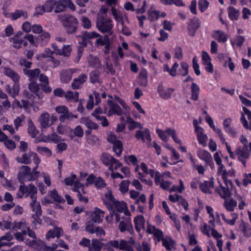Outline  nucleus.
Segmentation results:
<instances>
[{
  "label": "nucleus",
  "instance_id": "bb28decb",
  "mask_svg": "<svg viewBox=\"0 0 251 251\" xmlns=\"http://www.w3.org/2000/svg\"><path fill=\"white\" fill-rule=\"evenodd\" d=\"M145 218L142 215L137 216L134 218L135 227L137 232H140L142 228H145Z\"/></svg>",
  "mask_w": 251,
  "mask_h": 251
},
{
  "label": "nucleus",
  "instance_id": "864d4df0",
  "mask_svg": "<svg viewBox=\"0 0 251 251\" xmlns=\"http://www.w3.org/2000/svg\"><path fill=\"white\" fill-rule=\"evenodd\" d=\"M9 41L13 44V47L16 49H20L22 47V45L24 42L23 39L16 38V37H12L9 38Z\"/></svg>",
  "mask_w": 251,
  "mask_h": 251
},
{
  "label": "nucleus",
  "instance_id": "7c9ffc66",
  "mask_svg": "<svg viewBox=\"0 0 251 251\" xmlns=\"http://www.w3.org/2000/svg\"><path fill=\"white\" fill-rule=\"evenodd\" d=\"M13 239V235L11 232H7L4 235L0 237V248L9 245L8 242Z\"/></svg>",
  "mask_w": 251,
  "mask_h": 251
},
{
  "label": "nucleus",
  "instance_id": "5fc2aeb1",
  "mask_svg": "<svg viewBox=\"0 0 251 251\" xmlns=\"http://www.w3.org/2000/svg\"><path fill=\"white\" fill-rule=\"evenodd\" d=\"M77 116L74 115L71 112H69V110L64 114L61 115L59 117V120L61 122H64L66 120H72L73 118H77Z\"/></svg>",
  "mask_w": 251,
  "mask_h": 251
},
{
  "label": "nucleus",
  "instance_id": "4468645a",
  "mask_svg": "<svg viewBox=\"0 0 251 251\" xmlns=\"http://www.w3.org/2000/svg\"><path fill=\"white\" fill-rule=\"evenodd\" d=\"M104 197L105 198L103 199V203L110 211L113 210V204L116 200L112 195V192L109 191L104 195Z\"/></svg>",
  "mask_w": 251,
  "mask_h": 251
},
{
  "label": "nucleus",
  "instance_id": "cd10ccee",
  "mask_svg": "<svg viewBox=\"0 0 251 251\" xmlns=\"http://www.w3.org/2000/svg\"><path fill=\"white\" fill-rule=\"evenodd\" d=\"M32 151H29L27 153H24L21 157L17 156L16 158L17 161L20 163L25 164H29L31 162Z\"/></svg>",
  "mask_w": 251,
  "mask_h": 251
},
{
  "label": "nucleus",
  "instance_id": "79ce46f5",
  "mask_svg": "<svg viewBox=\"0 0 251 251\" xmlns=\"http://www.w3.org/2000/svg\"><path fill=\"white\" fill-rule=\"evenodd\" d=\"M228 12V16L230 20L234 21L237 20L239 16V11L237 10L232 6L228 7L227 9Z\"/></svg>",
  "mask_w": 251,
  "mask_h": 251
},
{
  "label": "nucleus",
  "instance_id": "2eb2a0df",
  "mask_svg": "<svg viewBox=\"0 0 251 251\" xmlns=\"http://www.w3.org/2000/svg\"><path fill=\"white\" fill-rule=\"evenodd\" d=\"M28 228H29V225L25 221L22 220L20 222L12 223L11 229L14 231L20 230L24 234Z\"/></svg>",
  "mask_w": 251,
  "mask_h": 251
},
{
  "label": "nucleus",
  "instance_id": "a19ab883",
  "mask_svg": "<svg viewBox=\"0 0 251 251\" xmlns=\"http://www.w3.org/2000/svg\"><path fill=\"white\" fill-rule=\"evenodd\" d=\"M40 84H38L36 81L30 82L28 85V88L30 91L36 94V95L39 97V99H41L42 98L43 96L38 94V92L40 90Z\"/></svg>",
  "mask_w": 251,
  "mask_h": 251
},
{
  "label": "nucleus",
  "instance_id": "6e6d98bb",
  "mask_svg": "<svg viewBox=\"0 0 251 251\" xmlns=\"http://www.w3.org/2000/svg\"><path fill=\"white\" fill-rule=\"evenodd\" d=\"M11 106L10 101L8 99L2 100L0 99V113L4 112V110H8Z\"/></svg>",
  "mask_w": 251,
  "mask_h": 251
},
{
  "label": "nucleus",
  "instance_id": "680f3d73",
  "mask_svg": "<svg viewBox=\"0 0 251 251\" xmlns=\"http://www.w3.org/2000/svg\"><path fill=\"white\" fill-rule=\"evenodd\" d=\"M25 119V116L22 114L14 120V124L17 130H18L19 127L22 126V123L24 122Z\"/></svg>",
  "mask_w": 251,
  "mask_h": 251
},
{
  "label": "nucleus",
  "instance_id": "f03ea898",
  "mask_svg": "<svg viewBox=\"0 0 251 251\" xmlns=\"http://www.w3.org/2000/svg\"><path fill=\"white\" fill-rule=\"evenodd\" d=\"M19 191L22 193L21 196H19L20 198H22L24 195H25L26 197L29 196L32 200L30 205L32 211L35 212L33 217H40L42 215V209L40 203L36 200L37 188L33 184L30 183L27 186L21 185L19 187Z\"/></svg>",
  "mask_w": 251,
  "mask_h": 251
},
{
  "label": "nucleus",
  "instance_id": "6ab92c4d",
  "mask_svg": "<svg viewBox=\"0 0 251 251\" xmlns=\"http://www.w3.org/2000/svg\"><path fill=\"white\" fill-rule=\"evenodd\" d=\"M104 212L101 209L96 208L95 210L91 214V221L95 223H100L102 222L104 217Z\"/></svg>",
  "mask_w": 251,
  "mask_h": 251
},
{
  "label": "nucleus",
  "instance_id": "5701e85b",
  "mask_svg": "<svg viewBox=\"0 0 251 251\" xmlns=\"http://www.w3.org/2000/svg\"><path fill=\"white\" fill-rule=\"evenodd\" d=\"M88 62L89 65L93 68L100 69L102 67L100 61L96 56L90 54L88 57Z\"/></svg>",
  "mask_w": 251,
  "mask_h": 251
},
{
  "label": "nucleus",
  "instance_id": "c85d7f7f",
  "mask_svg": "<svg viewBox=\"0 0 251 251\" xmlns=\"http://www.w3.org/2000/svg\"><path fill=\"white\" fill-rule=\"evenodd\" d=\"M197 129L199 130L196 132L199 143L203 147H206L208 137L206 134L203 133V129H201L200 127H197Z\"/></svg>",
  "mask_w": 251,
  "mask_h": 251
},
{
  "label": "nucleus",
  "instance_id": "052dcab7",
  "mask_svg": "<svg viewBox=\"0 0 251 251\" xmlns=\"http://www.w3.org/2000/svg\"><path fill=\"white\" fill-rule=\"evenodd\" d=\"M82 26L85 29H89L92 26L91 20L87 17L82 16L81 18Z\"/></svg>",
  "mask_w": 251,
  "mask_h": 251
},
{
  "label": "nucleus",
  "instance_id": "a18cd8bd",
  "mask_svg": "<svg viewBox=\"0 0 251 251\" xmlns=\"http://www.w3.org/2000/svg\"><path fill=\"white\" fill-rule=\"evenodd\" d=\"M119 249L126 251H133V248L131 245H129L128 243L124 240H121L120 241L119 245Z\"/></svg>",
  "mask_w": 251,
  "mask_h": 251
},
{
  "label": "nucleus",
  "instance_id": "ea45409f",
  "mask_svg": "<svg viewBox=\"0 0 251 251\" xmlns=\"http://www.w3.org/2000/svg\"><path fill=\"white\" fill-rule=\"evenodd\" d=\"M126 122L129 124L128 128L130 130L137 127L143 128V126L139 123L135 122L130 117H126Z\"/></svg>",
  "mask_w": 251,
  "mask_h": 251
},
{
  "label": "nucleus",
  "instance_id": "c9c22d12",
  "mask_svg": "<svg viewBox=\"0 0 251 251\" xmlns=\"http://www.w3.org/2000/svg\"><path fill=\"white\" fill-rule=\"evenodd\" d=\"M72 73L70 71L63 70L60 73L61 80L62 82L68 83L72 79Z\"/></svg>",
  "mask_w": 251,
  "mask_h": 251
},
{
  "label": "nucleus",
  "instance_id": "37998d69",
  "mask_svg": "<svg viewBox=\"0 0 251 251\" xmlns=\"http://www.w3.org/2000/svg\"><path fill=\"white\" fill-rule=\"evenodd\" d=\"M50 197L55 201L59 203H64L65 202L64 199L60 195L58 194L57 191L54 189L49 192Z\"/></svg>",
  "mask_w": 251,
  "mask_h": 251
},
{
  "label": "nucleus",
  "instance_id": "b1692460",
  "mask_svg": "<svg viewBox=\"0 0 251 251\" xmlns=\"http://www.w3.org/2000/svg\"><path fill=\"white\" fill-rule=\"evenodd\" d=\"M114 208H115L118 212L121 213L123 212H125V211L126 210H128L126 204L123 201H120L116 200L113 204V209ZM110 212L111 213V216H113V214L115 213L113 210H111Z\"/></svg>",
  "mask_w": 251,
  "mask_h": 251
},
{
  "label": "nucleus",
  "instance_id": "72a5a7b5",
  "mask_svg": "<svg viewBox=\"0 0 251 251\" xmlns=\"http://www.w3.org/2000/svg\"><path fill=\"white\" fill-rule=\"evenodd\" d=\"M11 17L13 20H16L21 17H23L24 19L28 18L26 11L23 10H15L14 13H11Z\"/></svg>",
  "mask_w": 251,
  "mask_h": 251
},
{
  "label": "nucleus",
  "instance_id": "dca6fc26",
  "mask_svg": "<svg viewBox=\"0 0 251 251\" xmlns=\"http://www.w3.org/2000/svg\"><path fill=\"white\" fill-rule=\"evenodd\" d=\"M148 71L145 69H142L137 77V83L141 86L146 87L148 84Z\"/></svg>",
  "mask_w": 251,
  "mask_h": 251
},
{
  "label": "nucleus",
  "instance_id": "69168bd1",
  "mask_svg": "<svg viewBox=\"0 0 251 251\" xmlns=\"http://www.w3.org/2000/svg\"><path fill=\"white\" fill-rule=\"evenodd\" d=\"M95 186L97 189H101L106 186V183L104 180L101 177L96 178Z\"/></svg>",
  "mask_w": 251,
  "mask_h": 251
},
{
  "label": "nucleus",
  "instance_id": "c03bdc74",
  "mask_svg": "<svg viewBox=\"0 0 251 251\" xmlns=\"http://www.w3.org/2000/svg\"><path fill=\"white\" fill-rule=\"evenodd\" d=\"M30 245L35 246L37 247L38 251H48L47 250L45 249V242H43L40 240L37 241L33 240L30 241Z\"/></svg>",
  "mask_w": 251,
  "mask_h": 251
},
{
  "label": "nucleus",
  "instance_id": "412c9836",
  "mask_svg": "<svg viewBox=\"0 0 251 251\" xmlns=\"http://www.w3.org/2000/svg\"><path fill=\"white\" fill-rule=\"evenodd\" d=\"M50 39V34L45 31H43L36 38V43L42 46L47 44Z\"/></svg>",
  "mask_w": 251,
  "mask_h": 251
},
{
  "label": "nucleus",
  "instance_id": "49530a36",
  "mask_svg": "<svg viewBox=\"0 0 251 251\" xmlns=\"http://www.w3.org/2000/svg\"><path fill=\"white\" fill-rule=\"evenodd\" d=\"M81 35L82 38L86 39L89 42L90 39L92 38L100 37V34L95 31H84L82 32V34Z\"/></svg>",
  "mask_w": 251,
  "mask_h": 251
},
{
  "label": "nucleus",
  "instance_id": "e2e57ef3",
  "mask_svg": "<svg viewBox=\"0 0 251 251\" xmlns=\"http://www.w3.org/2000/svg\"><path fill=\"white\" fill-rule=\"evenodd\" d=\"M162 245L168 251H171L173 248L174 241L171 239L168 240L166 238L162 239Z\"/></svg>",
  "mask_w": 251,
  "mask_h": 251
},
{
  "label": "nucleus",
  "instance_id": "de8ad7c7",
  "mask_svg": "<svg viewBox=\"0 0 251 251\" xmlns=\"http://www.w3.org/2000/svg\"><path fill=\"white\" fill-rule=\"evenodd\" d=\"M56 0H48L44 4V6L46 12H50L55 6Z\"/></svg>",
  "mask_w": 251,
  "mask_h": 251
},
{
  "label": "nucleus",
  "instance_id": "09e8293b",
  "mask_svg": "<svg viewBox=\"0 0 251 251\" xmlns=\"http://www.w3.org/2000/svg\"><path fill=\"white\" fill-rule=\"evenodd\" d=\"M37 151L40 154L46 156L48 157L51 155V151L47 147L38 146Z\"/></svg>",
  "mask_w": 251,
  "mask_h": 251
},
{
  "label": "nucleus",
  "instance_id": "ddd939ff",
  "mask_svg": "<svg viewBox=\"0 0 251 251\" xmlns=\"http://www.w3.org/2000/svg\"><path fill=\"white\" fill-rule=\"evenodd\" d=\"M24 74L26 75L30 82L36 81L41 73L40 69L36 68L33 70L23 69Z\"/></svg>",
  "mask_w": 251,
  "mask_h": 251
},
{
  "label": "nucleus",
  "instance_id": "e433bc0d",
  "mask_svg": "<svg viewBox=\"0 0 251 251\" xmlns=\"http://www.w3.org/2000/svg\"><path fill=\"white\" fill-rule=\"evenodd\" d=\"M191 99L194 100H197L199 99L200 88L198 85L194 82L192 83L191 87Z\"/></svg>",
  "mask_w": 251,
  "mask_h": 251
},
{
  "label": "nucleus",
  "instance_id": "bf43d9fd",
  "mask_svg": "<svg viewBox=\"0 0 251 251\" xmlns=\"http://www.w3.org/2000/svg\"><path fill=\"white\" fill-rule=\"evenodd\" d=\"M130 181L128 180H123L120 184V190L122 193L125 194L128 190Z\"/></svg>",
  "mask_w": 251,
  "mask_h": 251
},
{
  "label": "nucleus",
  "instance_id": "4d7b16f0",
  "mask_svg": "<svg viewBox=\"0 0 251 251\" xmlns=\"http://www.w3.org/2000/svg\"><path fill=\"white\" fill-rule=\"evenodd\" d=\"M72 48L70 45L64 46L62 49L58 51V54L64 56H69L70 55Z\"/></svg>",
  "mask_w": 251,
  "mask_h": 251
},
{
  "label": "nucleus",
  "instance_id": "c756f323",
  "mask_svg": "<svg viewBox=\"0 0 251 251\" xmlns=\"http://www.w3.org/2000/svg\"><path fill=\"white\" fill-rule=\"evenodd\" d=\"M221 188L217 187L215 191L218 193L223 199L226 200L227 198H229L231 196V193L229 191V187H224L220 185Z\"/></svg>",
  "mask_w": 251,
  "mask_h": 251
},
{
  "label": "nucleus",
  "instance_id": "3c124183",
  "mask_svg": "<svg viewBox=\"0 0 251 251\" xmlns=\"http://www.w3.org/2000/svg\"><path fill=\"white\" fill-rule=\"evenodd\" d=\"M113 151L116 153L117 156H119L123 151V144L121 141L116 142L113 144Z\"/></svg>",
  "mask_w": 251,
  "mask_h": 251
},
{
  "label": "nucleus",
  "instance_id": "473e14b6",
  "mask_svg": "<svg viewBox=\"0 0 251 251\" xmlns=\"http://www.w3.org/2000/svg\"><path fill=\"white\" fill-rule=\"evenodd\" d=\"M224 206L225 208L228 211H233L235 207L237 206V203L236 201L234 200L233 199H231L229 200H225L224 202Z\"/></svg>",
  "mask_w": 251,
  "mask_h": 251
},
{
  "label": "nucleus",
  "instance_id": "9b49d317",
  "mask_svg": "<svg viewBox=\"0 0 251 251\" xmlns=\"http://www.w3.org/2000/svg\"><path fill=\"white\" fill-rule=\"evenodd\" d=\"M197 154L199 157L201 159L203 160L207 165L210 166L214 165L212 156L208 151L200 149L197 151Z\"/></svg>",
  "mask_w": 251,
  "mask_h": 251
},
{
  "label": "nucleus",
  "instance_id": "a211bd4d",
  "mask_svg": "<svg viewBox=\"0 0 251 251\" xmlns=\"http://www.w3.org/2000/svg\"><path fill=\"white\" fill-rule=\"evenodd\" d=\"M87 79V75L84 74H80L77 78L73 80L72 87L73 89H78L84 83Z\"/></svg>",
  "mask_w": 251,
  "mask_h": 251
},
{
  "label": "nucleus",
  "instance_id": "39448f33",
  "mask_svg": "<svg viewBox=\"0 0 251 251\" xmlns=\"http://www.w3.org/2000/svg\"><path fill=\"white\" fill-rule=\"evenodd\" d=\"M53 116H50L47 112H44L41 114L38 119L40 123V128L42 133L46 131L47 127H50L53 125Z\"/></svg>",
  "mask_w": 251,
  "mask_h": 251
},
{
  "label": "nucleus",
  "instance_id": "603ef678",
  "mask_svg": "<svg viewBox=\"0 0 251 251\" xmlns=\"http://www.w3.org/2000/svg\"><path fill=\"white\" fill-rule=\"evenodd\" d=\"M189 65L185 62H182L180 64V68L179 69V74L181 76H185L188 73Z\"/></svg>",
  "mask_w": 251,
  "mask_h": 251
},
{
  "label": "nucleus",
  "instance_id": "338daca9",
  "mask_svg": "<svg viewBox=\"0 0 251 251\" xmlns=\"http://www.w3.org/2000/svg\"><path fill=\"white\" fill-rule=\"evenodd\" d=\"M216 38L219 42H225L227 38L226 35L223 32L216 31Z\"/></svg>",
  "mask_w": 251,
  "mask_h": 251
},
{
  "label": "nucleus",
  "instance_id": "1a4fd4ad",
  "mask_svg": "<svg viewBox=\"0 0 251 251\" xmlns=\"http://www.w3.org/2000/svg\"><path fill=\"white\" fill-rule=\"evenodd\" d=\"M77 38L79 40L78 43L81 46L77 47V55L75 60V63H78L79 61L83 52L84 48L87 46L89 42L86 39L82 38L81 35L78 36Z\"/></svg>",
  "mask_w": 251,
  "mask_h": 251
},
{
  "label": "nucleus",
  "instance_id": "a878e982",
  "mask_svg": "<svg viewBox=\"0 0 251 251\" xmlns=\"http://www.w3.org/2000/svg\"><path fill=\"white\" fill-rule=\"evenodd\" d=\"M108 103L110 106L109 113L112 112L113 114H117L119 116L122 115V109L118 104L111 100H108Z\"/></svg>",
  "mask_w": 251,
  "mask_h": 251
},
{
  "label": "nucleus",
  "instance_id": "0e129e2a",
  "mask_svg": "<svg viewBox=\"0 0 251 251\" xmlns=\"http://www.w3.org/2000/svg\"><path fill=\"white\" fill-rule=\"evenodd\" d=\"M12 223L8 220H2L0 222V229L2 230L11 229Z\"/></svg>",
  "mask_w": 251,
  "mask_h": 251
},
{
  "label": "nucleus",
  "instance_id": "f8f14e48",
  "mask_svg": "<svg viewBox=\"0 0 251 251\" xmlns=\"http://www.w3.org/2000/svg\"><path fill=\"white\" fill-rule=\"evenodd\" d=\"M214 185L213 178L211 177L208 180H205L203 182L200 183V189L205 194H211L212 191L210 190V188H213Z\"/></svg>",
  "mask_w": 251,
  "mask_h": 251
},
{
  "label": "nucleus",
  "instance_id": "393cba45",
  "mask_svg": "<svg viewBox=\"0 0 251 251\" xmlns=\"http://www.w3.org/2000/svg\"><path fill=\"white\" fill-rule=\"evenodd\" d=\"M80 123L85 125L88 129L97 130L99 128V126L96 123L86 117L81 118Z\"/></svg>",
  "mask_w": 251,
  "mask_h": 251
},
{
  "label": "nucleus",
  "instance_id": "aec40b11",
  "mask_svg": "<svg viewBox=\"0 0 251 251\" xmlns=\"http://www.w3.org/2000/svg\"><path fill=\"white\" fill-rule=\"evenodd\" d=\"M3 74L10 77L14 82H19L20 76L15 71L10 68L4 67Z\"/></svg>",
  "mask_w": 251,
  "mask_h": 251
},
{
  "label": "nucleus",
  "instance_id": "f3484780",
  "mask_svg": "<svg viewBox=\"0 0 251 251\" xmlns=\"http://www.w3.org/2000/svg\"><path fill=\"white\" fill-rule=\"evenodd\" d=\"M126 216L125 219V221H121L119 225V229L121 232H123L127 230L129 225L131 224V219L130 218V213L128 210H126L124 212Z\"/></svg>",
  "mask_w": 251,
  "mask_h": 251
},
{
  "label": "nucleus",
  "instance_id": "f704fd0d",
  "mask_svg": "<svg viewBox=\"0 0 251 251\" xmlns=\"http://www.w3.org/2000/svg\"><path fill=\"white\" fill-rule=\"evenodd\" d=\"M100 160L104 165L108 166L110 164H113V160H115V158L108 153H103L100 156Z\"/></svg>",
  "mask_w": 251,
  "mask_h": 251
},
{
  "label": "nucleus",
  "instance_id": "58836bf2",
  "mask_svg": "<svg viewBox=\"0 0 251 251\" xmlns=\"http://www.w3.org/2000/svg\"><path fill=\"white\" fill-rule=\"evenodd\" d=\"M103 246V243L97 239H93L92 240L91 246L89 248V251H100Z\"/></svg>",
  "mask_w": 251,
  "mask_h": 251
},
{
  "label": "nucleus",
  "instance_id": "774afa93",
  "mask_svg": "<svg viewBox=\"0 0 251 251\" xmlns=\"http://www.w3.org/2000/svg\"><path fill=\"white\" fill-rule=\"evenodd\" d=\"M198 4L199 9L203 12L208 8L209 2L206 0H199Z\"/></svg>",
  "mask_w": 251,
  "mask_h": 251
},
{
  "label": "nucleus",
  "instance_id": "9d476101",
  "mask_svg": "<svg viewBox=\"0 0 251 251\" xmlns=\"http://www.w3.org/2000/svg\"><path fill=\"white\" fill-rule=\"evenodd\" d=\"M200 25L201 23L198 18L194 17L191 19L190 23L188 24L187 27L189 35L194 36Z\"/></svg>",
  "mask_w": 251,
  "mask_h": 251
},
{
  "label": "nucleus",
  "instance_id": "13d9d810",
  "mask_svg": "<svg viewBox=\"0 0 251 251\" xmlns=\"http://www.w3.org/2000/svg\"><path fill=\"white\" fill-rule=\"evenodd\" d=\"M75 186L76 188L74 189V191L77 192V197L80 201H82L85 203H87L88 202V199L86 197H83L81 194L80 192L78 190V188L79 187V183L75 182Z\"/></svg>",
  "mask_w": 251,
  "mask_h": 251
},
{
  "label": "nucleus",
  "instance_id": "2f4dec72",
  "mask_svg": "<svg viewBox=\"0 0 251 251\" xmlns=\"http://www.w3.org/2000/svg\"><path fill=\"white\" fill-rule=\"evenodd\" d=\"M28 133L32 138H35L39 133L31 119L28 120Z\"/></svg>",
  "mask_w": 251,
  "mask_h": 251
},
{
  "label": "nucleus",
  "instance_id": "0eeeda50",
  "mask_svg": "<svg viewBox=\"0 0 251 251\" xmlns=\"http://www.w3.org/2000/svg\"><path fill=\"white\" fill-rule=\"evenodd\" d=\"M235 153L237 156L238 160L245 167L246 166V161L250 156V152L248 148L238 147L235 151Z\"/></svg>",
  "mask_w": 251,
  "mask_h": 251
},
{
  "label": "nucleus",
  "instance_id": "7ed1b4c3",
  "mask_svg": "<svg viewBox=\"0 0 251 251\" xmlns=\"http://www.w3.org/2000/svg\"><path fill=\"white\" fill-rule=\"evenodd\" d=\"M39 172L35 171V169H31L27 166H22L20 168L18 175V178L21 183L24 184L26 181H32L39 177Z\"/></svg>",
  "mask_w": 251,
  "mask_h": 251
},
{
  "label": "nucleus",
  "instance_id": "4be33fe9",
  "mask_svg": "<svg viewBox=\"0 0 251 251\" xmlns=\"http://www.w3.org/2000/svg\"><path fill=\"white\" fill-rule=\"evenodd\" d=\"M135 137L137 139H141L143 142H145V138L148 141H151L150 131L148 128H146L144 131L140 130H137L135 134Z\"/></svg>",
  "mask_w": 251,
  "mask_h": 251
},
{
  "label": "nucleus",
  "instance_id": "423d86ee",
  "mask_svg": "<svg viewBox=\"0 0 251 251\" xmlns=\"http://www.w3.org/2000/svg\"><path fill=\"white\" fill-rule=\"evenodd\" d=\"M54 12L60 13L65 11L67 7L72 11H75V7L71 0H56Z\"/></svg>",
  "mask_w": 251,
  "mask_h": 251
},
{
  "label": "nucleus",
  "instance_id": "f257e3e1",
  "mask_svg": "<svg viewBox=\"0 0 251 251\" xmlns=\"http://www.w3.org/2000/svg\"><path fill=\"white\" fill-rule=\"evenodd\" d=\"M95 23L98 30L101 33L105 34L103 36L100 35V38L97 39L96 44L104 46V53H109L111 46L109 36L113 34L112 21L110 18L100 17L96 18Z\"/></svg>",
  "mask_w": 251,
  "mask_h": 251
},
{
  "label": "nucleus",
  "instance_id": "20e7f679",
  "mask_svg": "<svg viewBox=\"0 0 251 251\" xmlns=\"http://www.w3.org/2000/svg\"><path fill=\"white\" fill-rule=\"evenodd\" d=\"M59 18L67 33L72 34L77 30L78 23L75 16L66 14L60 16Z\"/></svg>",
  "mask_w": 251,
  "mask_h": 251
},
{
  "label": "nucleus",
  "instance_id": "8fccbe9b",
  "mask_svg": "<svg viewBox=\"0 0 251 251\" xmlns=\"http://www.w3.org/2000/svg\"><path fill=\"white\" fill-rule=\"evenodd\" d=\"M95 223L93 221L89 220L85 224V230L89 233L94 234L96 226L95 225Z\"/></svg>",
  "mask_w": 251,
  "mask_h": 251
},
{
  "label": "nucleus",
  "instance_id": "6e6552de",
  "mask_svg": "<svg viewBox=\"0 0 251 251\" xmlns=\"http://www.w3.org/2000/svg\"><path fill=\"white\" fill-rule=\"evenodd\" d=\"M174 91V89L172 88L164 89L162 83H160L157 87V92L159 96L165 100L169 99Z\"/></svg>",
  "mask_w": 251,
  "mask_h": 251
},
{
  "label": "nucleus",
  "instance_id": "4c0bfd02",
  "mask_svg": "<svg viewBox=\"0 0 251 251\" xmlns=\"http://www.w3.org/2000/svg\"><path fill=\"white\" fill-rule=\"evenodd\" d=\"M100 73L98 70L93 71L89 74L90 81L92 83H99Z\"/></svg>",
  "mask_w": 251,
  "mask_h": 251
}]
</instances>
